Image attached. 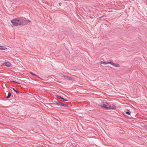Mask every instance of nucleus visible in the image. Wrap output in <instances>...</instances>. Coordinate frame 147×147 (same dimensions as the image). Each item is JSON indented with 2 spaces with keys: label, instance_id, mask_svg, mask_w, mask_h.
Returning a JSON list of instances; mask_svg holds the SVG:
<instances>
[{
  "label": "nucleus",
  "instance_id": "obj_13",
  "mask_svg": "<svg viewBox=\"0 0 147 147\" xmlns=\"http://www.w3.org/2000/svg\"><path fill=\"white\" fill-rule=\"evenodd\" d=\"M126 113L128 115L130 114V111L129 110H128L126 112Z\"/></svg>",
  "mask_w": 147,
  "mask_h": 147
},
{
  "label": "nucleus",
  "instance_id": "obj_10",
  "mask_svg": "<svg viewBox=\"0 0 147 147\" xmlns=\"http://www.w3.org/2000/svg\"><path fill=\"white\" fill-rule=\"evenodd\" d=\"M25 21H26V24H27L29 22H31V21L30 20H26L25 19Z\"/></svg>",
  "mask_w": 147,
  "mask_h": 147
},
{
  "label": "nucleus",
  "instance_id": "obj_17",
  "mask_svg": "<svg viewBox=\"0 0 147 147\" xmlns=\"http://www.w3.org/2000/svg\"><path fill=\"white\" fill-rule=\"evenodd\" d=\"M57 96V97H58V98H60V99H63V97H61V96Z\"/></svg>",
  "mask_w": 147,
  "mask_h": 147
},
{
  "label": "nucleus",
  "instance_id": "obj_16",
  "mask_svg": "<svg viewBox=\"0 0 147 147\" xmlns=\"http://www.w3.org/2000/svg\"><path fill=\"white\" fill-rule=\"evenodd\" d=\"M11 82H15V83H17V84H20V83H18L17 82H16L15 81H11Z\"/></svg>",
  "mask_w": 147,
  "mask_h": 147
},
{
  "label": "nucleus",
  "instance_id": "obj_11",
  "mask_svg": "<svg viewBox=\"0 0 147 147\" xmlns=\"http://www.w3.org/2000/svg\"><path fill=\"white\" fill-rule=\"evenodd\" d=\"M100 63L101 64H103L104 65H106L107 64V62H105L104 61H101L100 62Z\"/></svg>",
  "mask_w": 147,
  "mask_h": 147
},
{
  "label": "nucleus",
  "instance_id": "obj_5",
  "mask_svg": "<svg viewBox=\"0 0 147 147\" xmlns=\"http://www.w3.org/2000/svg\"><path fill=\"white\" fill-rule=\"evenodd\" d=\"M3 65L7 67H9L10 65V63L9 62H5L3 63Z\"/></svg>",
  "mask_w": 147,
  "mask_h": 147
},
{
  "label": "nucleus",
  "instance_id": "obj_20",
  "mask_svg": "<svg viewBox=\"0 0 147 147\" xmlns=\"http://www.w3.org/2000/svg\"><path fill=\"white\" fill-rule=\"evenodd\" d=\"M59 5L60 6L61 5V3H59Z\"/></svg>",
  "mask_w": 147,
  "mask_h": 147
},
{
  "label": "nucleus",
  "instance_id": "obj_3",
  "mask_svg": "<svg viewBox=\"0 0 147 147\" xmlns=\"http://www.w3.org/2000/svg\"><path fill=\"white\" fill-rule=\"evenodd\" d=\"M18 20V18H17L12 20L11 22L14 26H17L19 25V22Z\"/></svg>",
  "mask_w": 147,
  "mask_h": 147
},
{
  "label": "nucleus",
  "instance_id": "obj_8",
  "mask_svg": "<svg viewBox=\"0 0 147 147\" xmlns=\"http://www.w3.org/2000/svg\"><path fill=\"white\" fill-rule=\"evenodd\" d=\"M6 49V48L5 47L0 45V49L5 50Z\"/></svg>",
  "mask_w": 147,
  "mask_h": 147
},
{
  "label": "nucleus",
  "instance_id": "obj_15",
  "mask_svg": "<svg viewBox=\"0 0 147 147\" xmlns=\"http://www.w3.org/2000/svg\"><path fill=\"white\" fill-rule=\"evenodd\" d=\"M30 73L33 76H36V75L33 73L32 72H30Z\"/></svg>",
  "mask_w": 147,
  "mask_h": 147
},
{
  "label": "nucleus",
  "instance_id": "obj_14",
  "mask_svg": "<svg viewBox=\"0 0 147 147\" xmlns=\"http://www.w3.org/2000/svg\"><path fill=\"white\" fill-rule=\"evenodd\" d=\"M107 64H110L112 65L113 63V62H111V61H109V62H107Z\"/></svg>",
  "mask_w": 147,
  "mask_h": 147
},
{
  "label": "nucleus",
  "instance_id": "obj_18",
  "mask_svg": "<svg viewBox=\"0 0 147 147\" xmlns=\"http://www.w3.org/2000/svg\"><path fill=\"white\" fill-rule=\"evenodd\" d=\"M62 99L64 100L65 101H67V100L65 99L64 98H63V99Z\"/></svg>",
  "mask_w": 147,
  "mask_h": 147
},
{
  "label": "nucleus",
  "instance_id": "obj_4",
  "mask_svg": "<svg viewBox=\"0 0 147 147\" xmlns=\"http://www.w3.org/2000/svg\"><path fill=\"white\" fill-rule=\"evenodd\" d=\"M56 103L58 105H59L62 106L67 107V106L65 104H63L59 102H56Z\"/></svg>",
  "mask_w": 147,
  "mask_h": 147
},
{
  "label": "nucleus",
  "instance_id": "obj_7",
  "mask_svg": "<svg viewBox=\"0 0 147 147\" xmlns=\"http://www.w3.org/2000/svg\"><path fill=\"white\" fill-rule=\"evenodd\" d=\"M113 65L116 67H118L119 66V65L117 63H113Z\"/></svg>",
  "mask_w": 147,
  "mask_h": 147
},
{
  "label": "nucleus",
  "instance_id": "obj_1",
  "mask_svg": "<svg viewBox=\"0 0 147 147\" xmlns=\"http://www.w3.org/2000/svg\"><path fill=\"white\" fill-rule=\"evenodd\" d=\"M100 106L103 108L106 109L108 110L109 109H115L116 108V107L113 105H112V106H111L109 107H108L107 105L104 102H103L101 103L100 105Z\"/></svg>",
  "mask_w": 147,
  "mask_h": 147
},
{
  "label": "nucleus",
  "instance_id": "obj_2",
  "mask_svg": "<svg viewBox=\"0 0 147 147\" xmlns=\"http://www.w3.org/2000/svg\"><path fill=\"white\" fill-rule=\"evenodd\" d=\"M18 22H19V25H26L25 18L23 17L18 18Z\"/></svg>",
  "mask_w": 147,
  "mask_h": 147
},
{
  "label": "nucleus",
  "instance_id": "obj_19",
  "mask_svg": "<svg viewBox=\"0 0 147 147\" xmlns=\"http://www.w3.org/2000/svg\"><path fill=\"white\" fill-rule=\"evenodd\" d=\"M102 17V16L100 17H99L98 18H101Z\"/></svg>",
  "mask_w": 147,
  "mask_h": 147
},
{
  "label": "nucleus",
  "instance_id": "obj_9",
  "mask_svg": "<svg viewBox=\"0 0 147 147\" xmlns=\"http://www.w3.org/2000/svg\"><path fill=\"white\" fill-rule=\"evenodd\" d=\"M11 96V93L10 92H9L8 93V94L7 96L6 97L7 98H9Z\"/></svg>",
  "mask_w": 147,
  "mask_h": 147
},
{
  "label": "nucleus",
  "instance_id": "obj_12",
  "mask_svg": "<svg viewBox=\"0 0 147 147\" xmlns=\"http://www.w3.org/2000/svg\"><path fill=\"white\" fill-rule=\"evenodd\" d=\"M12 89L15 92H16V93L17 94H19V92L17 90H16L14 88H12Z\"/></svg>",
  "mask_w": 147,
  "mask_h": 147
},
{
  "label": "nucleus",
  "instance_id": "obj_6",
  "mask_svg": "<svg viewBox=\"0 0 147 147\" xmlns=\"http://www.w3.org/2000/svg\"><path fill=\"white\" fill-rule=\"evenodd\" d=\"M64 77L66 79H67L69 80H71V78L69 77H68L67 76H64Z\"/></svg>",
  "mask_w": 147,
  "mask_h": 147
}]
</instances>
